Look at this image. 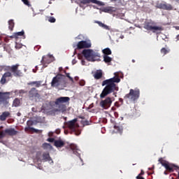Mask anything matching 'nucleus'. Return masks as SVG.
Segmentation results:
<instances>
[{"mask_svg": "<svg viewBox=\"0 0 179 179\" xmlns=\"http://www.w3.org/2000/svg\"><path fill=\"white\" fill-rule=\"evenodd\" d=\"M82 54L87 61H89L90 62H94L95 61H97V58H100V53L94 52L91 49L83 50Z\"/></svg>", "mask_w": 179, "mask_h": 179, "instance_id": "7ed1b4c3", "label": "nucleus"}, {"mask_svg": "<svg viewBox=\"0 0 179 179\" xmlns=\"http://www.w3.org/2000/svg\"><path fill=\"white\" fill-rule=\"evenodd\" d=\"M103 61L106 62V64H108L113 61V59L107 55H103Z\"/></svg>", "mask_w": 179, "mask_h": 179, "instance_id": "a878e982", "label": "nucleus"}, {"mask_svg": "<svg viewBox=\"0 0 179 179\" xmlns=\"http://www.w3.org/2000/svg\"><path fill=\"white\" fill-rule=\"evenodd\" d=\"M82 64L85 65V61L82 60Z\"/></svg>", "mask_w": 179, "mask_h": 179, "instance_id": "de8ad7c7", "label": "nucleus"}, {"mask_svg": "<svg viewBox=\"0 0 179 179\" xmlns=\"http://www.w3.org/2000/svg\"><path fill=\"white\" fill-rule=\"evenodd\" d=\"M54 146L57 148H64V146H65V142H64L62 140H55Z\"/></svg>", "mask_w": 179, "mask_h": 179, "instance_id": "aec40b11", "label": "nucleus"}, {"mask_svg": "<svg viewBox=\"0 0 179 179\" xmlns=\"http://www.w3.org/2000/svg\"><path fill=\"white\" fill-rule=\"evenodd\" d=\"M28 96L31 100H34V99H40V94H38V90L34 87H32L29 91Z\"/></svg>", "mask_w": 179, "mask_h": 179, "instance_id": "4468645a", "label": "nucleus"}, {"mask_svg": "<svg viewBox=\"0 0 179 179\" xmlns=\"http://www.w3.org/2000/svg\"><path fill=\"white\" fill-rule=\"evenodd\" d=\"M115 108L114 107L112 108V110H115Z\"/></svg>", "mask_w": 179, "mask_h": 179, "instance_id": "603ef678", "label": "nucleus"}, {"mask_svg": "<svg viewBox=\"0 0 179 179\" xmlns=\"http://www.w3.org/2000/svg\"><path fill=\"white\" fill-rule=\"evenodd\" d=\"M15 48H16L17 50H20V48H22V45H21V44H19V43H16Z\"/></svg>", "mask_w": 179, "mask_h": 179, "instance_id": "ea45409f", "label": "nucleus"}, {"mask_svg": "<svg viewBox=\"0 0 179 179\" xmlns=\"http://www.w3.org/2000/svg\"><path fill=\"white\" fill-rule=\"evenodd\" d=\"M17 115H18V117H20V113H17Z\"/></svg>", "mask_w": 179, "mask_h": 179, "instance_id": "8fccbe9b", "label": "nucleus"}, {"mask_svg": "<svg viewBox=\"0 0 179 179\" xmlns=\"http://www.w3.org/2000/svg\"><path fill=\"white\" fill-rule=\"evenodd\" d=\"M85 81H80V86H85Z\"/></svg>", "mask_w": 179, "mask_h": 179, "instance_id": "c03bdc74", "label": "nucleus"}, {"mask_svg": "<svg viewBox=\"0 0 179 179\" xmlns=\"http://www.w3.org/2000/svg\"><path fill=\"white\" fill-rule=\"evenodd\" d=\"M102 76H103V73L101 71H97L94 74V78L95 79H101Z\"/></svg>", "mask_w": 179, "mask_h": 179, "instance_id": "cd10ccee", "label": "nucleus"}, {"mask_svg": "<svg viewBox=\"0 0 179 179\" xmlns=\"http://www.w3.org/2000/svg\"><path fill=\"white\" fill-rule=\"evenodd\" d=\"M34 85H36V81L28 83L29 86H34Z\"/></svg>", "mask_w": 179, "mask_h": 179, "instance_id": "a19ab883", "label": "nucleus"}, {"mask_svg": "<svg viewBox=\"0 0 179 179\" xmlns=\"http://www.w3.org/2000/svg\"><path fill=\"white\" fill-rule=\"evenodd\" d=\"M13 27H15V22H13V20H10L8 21V29L12 31L13 30Z\"/></svg>", "mask_w": 179, "mask_h": 179, "instance_id": "393cba45", "label": "nucleus"}, {"mask_svg": "<svg viewBox=\"0 0 179 179\" xmlns=\"http://www.w3.org/2000/svg\"><path fill=\"white\" fill-rule=\"evenodd\" d=\"M71 149H73V148H72V146H71Z\"/></svg>", "mask_w": 179, "mask_h": 179, "instance_id": "6e6d98bb", "label": "nucleus"}, {"mask_svg": "<svg viewBox=\"0 0 179 179\" xmlns=\"http://www.w3.org/2000/svg\"><path fill=\"white\" fill-rule=\"evenodd\" d=\"M155 24H156L155 22L152 20H148L144 22L143 27L144 29H145V30H148V31L159 30L160 31H162V30H163V28H162V27L155 26Z\"/></svg>", "mask_w": 179, "mask_h": 179, "instance_id": "0eeeda50", "label": "nucleus"}, {"mask_svg": "<svg viewBox=\"0 0 179 179\" xmlns=\"http://www.w3.org/2000/svg\"><path fill=\"white\" fill-rule=\"evenodd\" d=\"M158 162L160 163V164H162V166H163V167H165L167 171H169L170 173H173V171H174V169H177V166L169 164V162L163 159V158H159Z\"/></svg>", "mask_w": 179, "mask_h": 179, "instance_id": "6e6552de", "label": "nucleus"}, {"mask_svg": "<svg viewBox=\"0 0 179 179\" xmlns=\"http://www.w3.org/2000/svg\"><path fill=\"white\" fill-rule=\"evenodd\" d=\"M139 96H141V91L139 89H131L129 90V93L127 94L124 99V100H129V101H132L135 103L138 99H139Z\"/></svg>", "mask_w": 179, "mask_h": 179, "instance_id": "39448f33", "label": "nucleus"}, {"mask_svg": "<svg viewBox=\"0 0 179 179\" xmlns=\"http://www.w3.org/2000/svg\"><path fill=\"white\" fill-rule=\"evenodd\" d=\"M137 179H145L142 176H136Z\"/></svg>", "mask_w": 179, "mask_h": 179, "instance_id": "49530a36", "label": "nucleus"}, {"mask_svg": "<svg viewBox=\"0 0 179 179\" xmlns=\"http://www.w3.org/2000/svg\"><path fill=\"white\" fill-rule=\"evenodd\" d=\"M114 128L117 131V132H120V134L122 132V127L120 126H115Z\"/></svg>", "mask_w": 179, "mask_h": 179, "instance_id": "f704fd0d", "label": "nucleus"}, {"mask_svg": "<svg viewBox=\"0 0 179 179\" xmlns=\"http://www.w3.org/2000/svg\"><path fill=\"white\" fill-rule=\"evenodd\" d=\"M22 2H23V3L27 6H31V4H30V1H29V0H22Z\"/></svg>", "mask_w": 179, "mask_h": 179, "instance_id": "72a5a7b5", "label": "nucleus"}, {"mask_svg": "<svg viewBox=\"0 0 179 179\" xmlns=\"http://www.w3.org/2000/svg\"><path fill=\"white\" fill-rule=\"evenodd\" d=\"M47 141H48V142H50L51 143H52V142H55V138H48V139H47Z\"/></svg>", "mask_w": 179, "mask_h": 179, "instance_id": "4c0bfd02", "label": "nucleus"}, {"mask_svg": "<svg viewBox=\"0 0 179 179\" xmlns=\"http://www.w3.org/2000/svg\"><path fill=\"white\" fill-rule=\"evenodd\" d=\"M103 53L104 54V55H111V50L107 48L103 50Z\"/></svg>", "mask_w": 179, "mask_h": 179, "instance_id": "c85d7f7f", "label": "nucleus"}, {"mask_svg": "<svg viewBox=\"0 0 179 179\" xmlns=\"http://www.w3.org/2000/svg\"><path fill=\"white\" fill-rule=\"evenodd\" d=\"M27 127H31V125H33V121L31 120H28L27 122Z\"/></svg>", "mask_w": 179, "mask_h": 179, "instance_id": "58836bf2", "label": "nucleus"}, {"mask_svg": "<svg viewBox=\"0 0 179 179\" xmlns=\"http://www.w3.org/2000/svg\"><path fill=\"white\" fill-rule=\"evenodd\" d=\"M92 107H93L92 105H90V106H89V108H92Z\"/></svg>", "mask_w": 179, "mask_h": 179, "instance_id": "09e8293b", "label": "nucleus"}, {"mask_svg": "<svg viewBox=\"0 0 179 179\" xmlns=\"http://www.w3.org/2000/svg\"><path fill=\"white\" fill-rule=\"evenodd\" d=\"M64 79H65V76L61 73L57 74L52 80V87H59V86H61V83L62 82V80H64Z\"/></svg>", "mask_w": 179, "mask_h": 179, "instance_id": "423d86ee", "label": "nucleus"}, {"mask_svg": "<svg viewBox=\"0 0 179 179\" xmlns=\"http://www.w3.org/2000/svg\"><path fill=\"white\" fill-rule=\"evenodd\" d=\"M27 92L26 91H24V90H20V91H19V93L20 94H24V93H26Z\"/></svg>", "mask_w": 179, "mask_h": 179, "instance_id": "79ce46f5", "label": "nucleus"}, {"mask_svg": "<svg viewBox=\"0 0 179 179\" xmlns=\"http://www.w3.org/2000/svg\"><path fill=\"white\" fill-rule=\"evenodd\" d=\"M29 129L30 131H32V132H35V134H38V132H40V130L34 129V127H27L25 128V131H27Z\"/></svg>", "mask_w": 179, "mask_h": 179, "instance_id": "bb28decb", "label": "nucleus"}, {"mask_svg": "<svg viewBox=\"0 0 179 179\" xmlns=\"http://www.w3.org/2000/svg\"><path fill=\"white\" fill-rule=\"evenodd\" d=\"M159 9H164V10H173V6L166 2L161 3L158 5Z\"/></svg>", "mask_w": 179, "mask_h": 179, "instance_id": "dca6fc26", "label": "nucleus"}, {"mask_svg": "<svg viewBox=\"0 0 179 179\" xmlns=\"http://www.w3.org/2000/svg\"><path fill=\"white\" fill-rule=\"evenodd\" d=\"M66 76L67 78H69V79L71 81V82H73V78L72 77H71L69 73H66Z\"/></svg>", "mask_w": 179, "mask_h": 179, "instance_id": "e433bc0d", "label": "nucleus"}, {"mask_svg": "<svg viewBox=\"0 0 179 179\" xmlns=\"http://www.w3.org/2000/svg\"><path fill=\"white\" fill-rule=\"evenodd\" d=\"M92 47V42L90 40L88 41H81L77 44L78 50H83V48H90Z\"/></svg>", "mask_w": 179, "mask_h": 179, "instance_id": "9d476101", "label": "nucleus"}, {"mask_svg": "<svg viewBox=\"0 0 179 179\" xmlns=\"http://www.w3.org/2000/svg\"><path fill=\"white\" fill-rule=\"evenodd\" d=\"M132 62H135V60H134V59H133V60H132Z\"/></svg>", "mask_w": 179, "mask_h": 179, "instance_id": "864d4df0", "label": "nucleus"}, {"mask_svg": "<svg viewBox=\"0 0 179 179\" xmlns=\"http://www.w3.org/2000/svg\"><path fill=\"white\" fill-rule=\"evenodd\" d=\"M116 9L115 7L113 6H108V7H104L101 8L102 12H105V13H110V12H115Z\"/></svg>", "mask_w": 179, "mask_h": 179, "instance_id": "412c9836", "label": "nucleus"}, {"mask_svg": "<svg viewBox=\"0 0 179 179\" xmlns=\"http://www.w3.org/2000/svg\"><path fill=\"white\" fill-rule=\"evenodd\" d=\"M20 106V99L19 98H15L13 102V107H19Z\"/></svg>", "mask_w": 179, "mask_h": 179, "instance_id": "b1692460", "label": "nucleus"}, {"mask_svg": "<svg viewBox=\"0 0 179 179\" xmlns=\"http://www.w3.org/2000/svg\"><path fill=\"white\" fill-rule=\"evenodd\" d=\"M31 111H33V113H37V108H31Z\"/></svg>", "mask_w": 179, "mask_h": 179, "instance_id": "a18cd8bd", "label": "nucleus"}, {"mask_svg": "<svg viewBox=\"0 0 179 179\" xmlns=\"http://www.w3.org/2000/svg\"><path fill=\"white\" fill-rule=\"evenodd\" d=\"M9 117H10V113L8 111L3 112L0 115V121H6V119Z\"/></svg>", "mask_w": 179, "mask_h": 179, "instance_id": "6ab92c4d", "label": "nucleus"}, {"mask_svg": "<svg viewBox=\"0 0 179 179\" xmlns=\"http://www.w3.org/2000/svg\"><path fill=\"white\" fill-rule=\"evenodd\" d=\"M110 1H115V0H110Z\"/></svg>", "mask_w": 179, "mask_h": 179, "instance_id": "13d9d810", "label": "nucleus"}, {"mask_svg": "<svg viewBox=\"0 0 179 179\" xmlns=\"http://www.w3.org/2000/svg\"><path fill=\"white\" fill-rule=\"evenodd\" d=\"M15 37L17 38L19 36H24V31H21L20 32H17L14 34Z\"/></svg>", "mask_w": 179, "mask_h": 179, "instance_id": "c756f323", "label": "nucleus"}, {"mask_svg": "<svg viewBox=\"0 0 179 179\" xmlns=\"http://www.w3.org/2000/svg\"><path fill=\"white\" fill-rule=\"evenodd\" d=\"M17 134H19V131L15 130V129H6L4 131L0 130V139H3L6 135H8L9 136H15Z\"/></svg>", "mask_w": 179, "mask_h": 179, "instance_id": "1a4fd4ad", "label": "nucleus"}, {"mask_svg": "<svg viewBox=\"0 0 179 179\" xmlns=\"http://www.w3.org/2000/svg\"><path fill=\"white\" fill-rule=\"evenodd\" d=\"M143 174H145V172L143 171V170H141V173L138 174L137 177H141V176H143Z\"/></svg>", "mask_w": 179, "mask_h": 179, "instance_id": "37998d69", "label": "nucleus"}, {"mask_svg": "<svg viewBox=\"0 0 179 179\" xmlns=\"http://www.w3.org/2000/svg\"><path fill=\"white\" fill-rule=\"evenodd\" d=\"M41 86H43L42 80L35 81V87H41Z\"/></svg>", "mask_w": 179, "mask_h": 179, "instance_id": "2f4dec72", "label": "nucleus"}, {"mask_svg": "<svg viewBox=\"0 0 179 179\" xmlns=\"http://www.w3.org/2000/svg\"><path fill=\"white\" fill-rule=\"evenodd\" d=\"M115 76L112 78L105 80L102 82V86H106L102 92L100 94L101 99H104L106 96H108L110 93H114L115 92H118V86L115 83H120L121 79L117 73H114Z\"/></svg>", "mask_w": 179, "mask_h": 179, "instance_id": "f257e3e1", "label": "nucleus"}, {"mask_svg": "<svg viewBox=\"0 0 179 179\" xmlns=\"http://www.w3.org/2000/svg\"><path fill=\"white\" fill-rule=\"evenodd\" d=\"M178 29L179 30V27H178Z\"/></svg>", "mask_w": 179, "mask_h": 179, "instance_id": "4d7b16f0", "label": "nucleus"}, {"mask_svg": "<svg viewBox=\"0 0 179 179\" xmlns=\"http://www.w3.org/2000/svg\"><path fill=\"white\" fill-rule=\"evenodd\" d=\"M8 69L13 73V76H15L16 78L18 76H22V71L19 70V64L8 66Z\"/></svg>", "mask_w": 179, "mask_h": 179, "instance_id": "9b49d317", "label": "nucleus"}, {"mask_svg": "<svg viewBox=\"0 0 179 179\" xmlns=\"http://www.w3.org/2000/svg\"><path fill=\"white\" fill-rule=\"evenodd\" d=\"M69 100H71V98L68 96H61L56 99L55 105L57 108V111L65 113L66 111V105L65 103H69Z\"/></svg>", "mask_w": 179, "mask_h": 179, "instance_id": "f03ea898", "label": "nucleus"}, {"mask_svg": "<svg viewBox=\"0 0 179 179\" xmlns=\"http://www.w3.org/2000/svg\"><path fill=\"white\" fill-rule=\"evenodd\" d=\"M112 103L113 101L111 100V98L107 97L105 100L101 101L99 106H101L102 108L107 110V108H110V107H111Z\"/></svg>", "mask_w": 179, "mask_h": 179, "instance_id": "ddd939ff", "label": "nucleus"}, {"mask_svg": "<svg viewBox=\"0 0 179 179\" xmlns=\"http://www.w3.org/2000/svg\"><path fill=\"white\" fill-rule=\"evenodd\" d=\"M149 170H152V169H151V168H150V169H149Z\"/></svg>", "mask_w": 179, "mask_h": 179, "instance_id": "5fc2aeb1", "label": "nucleus"}, {"mask_svg": "<svg viewBox=\"0 0 179 179\" xmlns=\"http://www.w3.org/2000/svg\"><path fill=\"white\" fill-rule=\"evenodd\" d=\"M51 57L52 56H43L41 59V64L43 65H45V64H51V60H50Z\"/></svg>", "mask_w": 179, "mask_h": 179, "instance_id": "4be33fe9", "label": "nucleus"}, {"mask_svg": "<svg viewBox=\"0 0 179 179\" xmlns=\"http://www.w3.org/2000/svg\"><path fill=\"white\" fill-rule=\"evenodd\" d=\"M169 52H170V50L166 49V48L161 49V54H163V55H166V54H169Z\"/></svg>", "mask_w": 179, "mask_h": 179, "instance_id": "7c9ffc66", "label": "nucleus"}, {"mask_svg": "<svg viewBox=\"0 0 179 179\" xmlns=\"http://www.w3.org/2000/svg\"><path fill=\"white\" fill-rule=\"evenodd\" d=\"M42 160H44L45 162H48L53 163L52 162V159L51 158V157H50V153L48 152H43V155H42Z\"/></svg>", "mask_w": 179, "mask_h": 179, "instance_id": "a211bd4d", "label": "nucleus"}, {"mask_svg": "<svg viewBox=\"0 0 179 179\" xmlns=\"http://www.w3.org/2000/svg\"><path fill=\"white\" fill-rule=\"evenodd\" d=\"M76 122H78V118H74L72 120L65 122V125L66 128H69V129L71 130L70 134L71 135L72 134H74L76 136H79V135H80V131L77 130L78 128H79V124Z\"/></svg>", "mask_w": 179, "mask_h": 179, "instance_id": "20e7f679", "label": "nucleus"}, {"mask_svg": "<svg viewBox=\"0 0 179 179\" xmlns=\"http://www.w3.org/2000/svg\"><path fill=\"white\" fill-rule=\"evenodd\" d=\"M80 3L83 5H87V3H96L99 6H104L106 5L103 1H100L99 0H80Z\"/></svg>", "mask_w": 179, "mask_h": 179, "instance_id": "2eb2a0df", "label": "nucleus"}, {"mask_svg": "<svg viewBox=\"0 0 179 179\" xmlns=\"http://www.w3.org/2000/svg\"><path fill=\"white\" fill-rule=\"evenodd\" d=\"M8 78H12V73L10 71L6 72L1 77V79L0 80V83L1 85H5L6 83V79Z\"/></svg>", "mask_w": 179, "mask_h": 179, "instance_id": "f3484780", "label": "nucleus"}, {"mask_svg": "<svg viewBox=\"0 0 179 179\" xmlns=\"http://www.w3.org/2000/svg\"><path fill=\"white\" fill-rule=\"evenodd\" d=\"M42 146L43 149H49L50 148H51V144L48 143H44Z\"/></svg>", "mask_w": 179, "mask_h": 179, "instance_id": "473e14b6", "label": "nucleus"}, {"mask_svg": "<svg viewBox=\"0 0 179 179\" xmlns=\"http://www.w3.org/2000/svg\"><path fill=\"white\" fill-rule=\"evenodd\" d=\"M55 18L54 17H50V18H49V22H50V23H55Z\"/></svg>", "mask_w": 179, "mask_h": 179, "instance_id": "c9c22d12", "label": "nucleus"}, {"mask_svg": "<svg viewBox=\"0 0 179 179\" xmlns=\"http://www.w3.org/2000/svg\"><path fill=\"white\" fill-rule=\"evenodd\" d=\"M10 92H0V104H6L8 103V100L10 99Z\"/></svg>", "mask_w": 179, "mask_h": 179, "instance_id": "f8f14e48", "label": "nucleus"}, {"mask_svg": "<svg viewBox=\"0 0 179 179\" xmlns=\"http://www.w3.org/2000/svg\"><path fill=\"white\" fill-rule=\"evenodd\" d=\"M97 24H99V26L100 27H102L103 29H104L105 30H111V29H110V27H108V25H106V24H103L101 22L99 21H96Z\"/></svg>", "mask_w": 179, "mask_h": 179, "instance_id": "5701e85b", "label": "nucleus"}, {"mask_svg": "<svg viewBox=\"0 0 179 179\" xmlns=\"http://www.w3.org/2000/svg\"><path fill=\"white\" fill-rule=\"evenodd\" d=\"M120 38H124V36H120Z\"/></svg>", "mask_w": 179, "mask_h": 179, "instance_id": "3c124183", "label": "nucleus"}]
</instances>
